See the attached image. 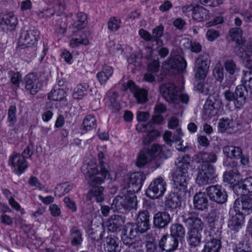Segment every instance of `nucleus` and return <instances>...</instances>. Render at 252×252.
<instances>
[{"mask_svg":"<svg viewBox=\"0 0 252 252\" xmlns=\"http://www.w3.org/2000/svg\"><path fill=\"white\" fill-rule=\"evenodd\" d=\"M160 93L165 99L174 104L177 109L181 108V102L187 104L189 96L187 94H180V89L175 84L168 83L161 86Z\"/></svg>","mask_w":252,"mask_h":252,"instance_id":"1","label":"nucleus"},{"mask_svg":"<svg viewBox=\"0 0 252 252\" xmlns=\"http://www.w3.org/2000/svg\"><path fill=\"white\" fill-rule=\"evenodd\" d=\"M198 172L196 182L199 186L213 183L217 175L215 166L208 163H203L198 167Z\"/></svg>","mask_w":252,"mask_h":252,"instance_id":"2","label":"nucleus"},{"mask_svg":"<svg viewBox=\"0 0 252 252\" xmlns=\"http://www.w3.org/2000/svg\"><path fill=\"white\" fill-rule=\"evenodd\" d=\"M210 64V58L209 54L202 53L196 58L194 71L195 77L198 80L204 79L207 74Z\"/></svg>","mask_w":252,"mask_h":252,"instance_id":"3","label":"nucleus"},{"mask_svg":"<svg viewBox=\"0 0 252 252\" xmlns=\"http://www.w3.org/2000/svg\"><path fill=\"white\" fill-rule=\"evenodd\" d=\"M189 178L188 172L186 170L177 169L173 175L174 188L176 193L185 195Z\"/></svg>","mask_w":252,"mask_h":252,"instance_id":"4","label":"nucleus"},{"mask_svg":"<svg viewBox=\"0 0 252 252\" xmlns=\"http://www.w3.org/2000/svg\"><path fill=\"white\" fill-rule=\"evenodd\" d=\"M161 151V147L156 144L152 145L150 149L141 150L137 159L136 165L139 167H143L158 156Z\"/></svg>","mask_w":252,"mask_h":252,"instance_id":"5","label":"nucleus"},{"mask_svg":"<svg viewBox=\"0 0 252 252\" xmlns=\"http://www.w3.org/2000/svg\"><path fill=\"white\" fill-rule=\"evenodd\" d=\"M136 198L134 195H118L113 200L111 205L114 211H121V210H129L136 207Z\"/></svg>","mask_w":252,"mask_h":252,"instance_id":"6","label":"nucleus"},{"mask_svg":"<svg viewBox=\"0 0 252 252\" xmlns=\"http://www.w3.org/2000/svg\"><path fill=\"white\" fill-rule=\"evenodd\" d=\"M166 184L162 177L157 178L153 180L146 190V194L153 199L162 196L166 190Z\"/></svg>","mask_w":252,"mask_h":252,"instance_id":"7","label":"nucleus"},{"mask_svg":"<svg viewBox=\"0 0 252 252\" xmlns=\"http://www.w3.org/2000/svg\"><path fill=\"white\" fill-rule=\"evenodd\" d=\"M208 239L204 245L203 252H219L221 247L220 231L214 228L208 231Z\"/></svg>","mask_w":252,"mask_h":252,"instance_id":"8","label":"nucleus"},{"mask_svg":"<svg viewBox=\"0 0 252 252\" xmlns=\"http://www.w3.org/2000/svg\"><path fill=\"white\" fill-rule=\"evenodd\" d=\"M39 32L36 29L21 32L18 39V45L22 48L34 46L39 37Z\"/></svg>","mask_w":252,"mask_h":252,"instance_id":"9","label":"nucleus"},{"mask_svg":"<svg viewBox=\"0 0 252 252\" xmlns=\"http://www.w3.org/2000/svg\"><path fill=\"white\" fill-rule=\"evenodd\" d=\"M206 192L210 200L218 204L224 203L227 199L226 191L219 185H212L206 189Z\"/></svg>","mask_w":252,"mask_h":252,"instance_id":"10","label":"nucleus"},{"mask_svg":"<svg viewBox=\"0 0 252 252\" xmlns=\"http://www.w3.org/2000/svg\"><path fill=\"white\" fill-rule=\"evenodd\" d=\"M146 179V175L143 172H135L132 173L127 182L128 191L133 193L138 192Z\"/></svg>","mask_w":252,"mask_h":252,"instance_id":"11","label":"nucleus"},{"mask_svg":"<svg viewBox=\"0 0 252 252\" xmlns=\"http://www.w3.org/2000/svg\"><path fill=\"white\" fill-rule=\"evenodd\" d=\"M126 89H129L133 94L138 103H145L147 101L148 91L139 88L133 81H129L127 82Z\"/></svg>","mask_w":252,"mask_h":252,"instance_id":"12","label":"nucleus"},{"mask_svg":"<svg viewBox=\"0 0 252 252\" xmlns=\"http://www.w3.org/2000/svg\"><path fill=\"white\" fill-rule=\"evenodd\" d=\"M178 244V239L170 235H163L159 240L158 246L162 251L171 252L177 249Z\"/></svg>","mask_w":252,"mask_h":252,"instance_id":"13","label":"nucleus"},{"mask_svg":"<svg viewBox=\"0 0 252 252\" xmlns=\"http://www.w3.org/2000/svg\"><path fill=\"white\" fill-rule=\"evenodd\" d=\"M149 214L147 211L140 212L136 222V229L140 233H144L150 228L149 222Z\"/></svg>","mask_w":252,"mask_h":252,"instance_id":"14","label":"nucleus"},{"mask_svg":"<svg viewBox=\"0 0 252 252\" xmlns=\"http://www.w3.org/2000/svg\"><path fill=\"white\" fill-rule=\"evenodd\" d=\"M138 232L133 223H127L123 228L121 234V239L123 244H129L133 241Z\"/></svg>","mask_w":252,"mask_h":252,"instance_id":"15","label":"nucleus"},{"mask_svg":"<svg viewBox=\"0 0 252 252\" xmlns=\"http://www.w3.org/2000/svg\"><path fill=\"white\" fill-rule=\"evenodd\" d=\"M151 123L147 124H140L136 126V129L140 132H148L146 136L144 138L143 142L144 145H148L151 143L155 138L159 135L158 132L152 129V128H149L151 126Z\"/></svg>","mask_w":252,"mask_h":252,"instance_id":"16","label":"nucleus"},{"mask_svg":"<svg viewBox=\"0 0 252 252\" xmlns=\"http://www.w3.org/2000/svg\"><path fill=\"white\" fill-rule=\"evenodd\" d=\"M183 222L187 226L190 227L189 230H203L204 223L195 215L190 214L183 216Z\"/></svg>","mask_w":252,"mask_h":252,"instance_id":"17","label":"nucleus"},{"mask_svg":"<svg viewBox=\"0 0 252 252\" xmlns=\"http://www.w3.org/2000/svg\"><path fill=\"white\" fill-rule=\"evenodd\" d=\"M221 105V102L219 99L210 98L207 100L204 105V114L208 117H212L218 113V110Z\"/></svg>","mask_w":252,"mask_h":252,"instance_id":"18","label":"nucleus"},{"mask_svg":"<svg viewBox=\"0 0 252 252\" xmlns=\"http://www.w3.org/2000/svg\"><path fill=\"white\" fill-rule=\"evenodd\" d=\"M168 69H175L177 71H182L187 67V62L181 55L172 57L167 62Z\"/></svg>","mask_w":252,"mask_h":252,"instance_id":"19","label":"nucleus"},{"mask_svg":"<svg viewBox=\"0 0 252 252\" xmlns=\"http://www.w3.org/2000/svg\"><path fill=\"white\" fill-rule=\"evenodd\" d=\"M170 221V215L165 212H158L154 215L153 219L154 225L158 228L165 227Z\"/></svg>","mask_w":252,"mask_h":252,"instance_id":"20","label":"nucleus"},{"mask_svg":"<svg viewBox=\"0 0 252 252\" xmlns=\"http://www.w3.org/2000/svg\"><path fill=\"white\" fill-rule=\"evenodd\" d=\"M244 221V216L243 213L239 212L228 220L227 225L231 230L238 232L242 228Z\"/></svg>","mask_w":252,"mask_h":252,"instance_id":"21","label":"nucleus"},{"mask_svg":"<svg viewBox=\"0 0 252 252\" xmlns=\"http://www.w3.org/2000/svg\"><path fill=\"white\" fill-rule=\"evenodd\" d=\"M81 170L86 180H90L99 173L96 163L93 160H90L83 164Z\"/></svg>","mask_w":252,"mask_h":252,"instance_id":"22","label":"nucleus"},{"mask_svg":"<svg viewBox=\"0 0 252 252\" xmlns=\"http://www.w3.org/2000/svg\"><path fill=\"white\" fill-rule=\"evenodd\" d=\"M74 35H78V37L72 39L70 41V45L72 47L79 46L80 44L88 45L89 40L87 38L90 34L89 32L87 31H82L81 30H77V31L73 32Z\"/></svg>","mask_w":252,"mask_h":252,"instance_id":"23","label":"nucleus"},{"mask_svg":"<svg viewBox=\"0 0 252 252\" xmlns=\"http://www.w3.org/2000/svg\"><path fill=\"white\" fill-rule=\"evenodd\" d=\"M32 155L29 146H27L20 156L17 163V173L22 174L28 168V164L25 158H29Z\"/></svg>","mask_w":252,"mask_h":252,"instance_id":"24","label":"nucleus"},{"mask_svg":"<svg viewBox=\"0 0 252 252\" xmlns=\"http://www.w3.org/2000/svg\"><path fill=\"white\" fill-rule=\"evenodd\" d=\"M232 119L226 118H221L219 120L218 123L219 129L221 132H226L232 134L236 131L237 129L234 125Z\"/></svg>","mask_w":252,"mask_h":252,"instance_id":"25","label":"nucleus"},{"mask_svg":"<svg viewBox=\"0 0 252 252\" xmlns=\"http://www.w3.org/2000/svg\"><path fill=\"white\" fill-rule=\"evenodd\" d=\"M104 249L107 252H119V239L113 235H110L105 238Z\"/></svg>","mask_w":252,"mask_h":252,"instance_id":"26","label":"nucleus"},{"mask_svg":"<svg viewBox=\"0 0 252 252\" xmlns=\"http://www.w3.org/2000/svg\"><path fill=\"white\" fill-rule=\"evenodd\" d=\"M235 94L237 98L236 102H235V106L237 108H240L245 103L248 90L244 84L240 85L236 87Z\"/></svg>","mask_w":252,"mask_h":252,"instance_id":"27","label":"nucleus"},{"mask_svg":"<svg viewBox=\"0 0 252 252\" xmlns=\"http://www.w3.org/2000/svg\"><path fill=\"white\" fill-rule=\"evenodd\" d=\"M202 231L189 230L187 232V239L189 244L191 247H196L201 243V233Z\"/></svg>","mask_w":252,"mask_h":252,"instance_id":"28","label":"nucleus"},{"mask_svg":"<svg viewBox=\"0 0 252 252\" xmlns=\"http://www.w3.org/2000/svg\"><path fill=\"white\" fill-rule=\"evenodd\" d=\"M217 157L213 152H199L195 156V160L198 163H214L216 161Z\"/></svg>","mask_w":252,"mask_h":252,"instance_id":"29","label":"nucleus"},{"mask_svg":"<svg viewBox=\"0 0 252 252\" xmlns=\"http://www.w3.org/2000/svg\"><path fill=\"white\" fill-rule=\"evenodd\" d=\"M208 200L204 192H199L194 196L193 204L194 207L200 210L207 208Z\"/></svg>","mask_w":252,"mask_h":252,"instance_id":"30","label":"nucleus"},{"mask_svg":"<svg viewBox=\"0 0 252 252\" xmlns=\"http://www.w3.org/2000/svg\"><path fill=\"white\" fill-rule=\"evenodd\" d=\"M107 95L109 98V106L114 112L119 111L121 109L119 102V94L116 92L108 91Z\"/></svg>","mask_w":252,"mask_h":252,"instance_id":"31","label":"nucleus"},{"mask_svg":"<svg viewBox=\"0 0 252 252\" xmlns=\"http://www.w3.org/2000/svg\"><path fill=\"white\" fill-rule=\"evenodd\" d=\"M16 18L13 13H8L6 15H0V26L6 25L8 29L13 30L16 27Z\"/></svg>","mask_w":252,"mask_h":252,"instance_id":"32","label":"nucleus"},{"mask_svg":"<svg viewBox=\"0 0 252 252\" xmlns=\"http://www.w3.org/2000/svg\"><path fill=\"white\" fill-rule=\"evenodd\" d=\"M208 11L202 6H195V8L192 12V19L197 22H202L207 19Z\"/></svg>","mask_w":252,"mask_h":252,"instance_id":"33","label":"nucleus"},{"mask_svg":"<svg viewBox=\"0 0 252 252\" xmlns=\"http://www.w3.org/2000/svg\"><path fill=\"white\" fill-rule=\"evenodd\" d=\"M223 152L227 157L231 158H239L242 154V151L240 148L233 146H224Z\"/></svg>","mask_w":252,"mask_h":252,"instance_id":"34","label":"nucleus"},{"mask_svg":"<svg viewBox=\"0 0 252 252\" xmlns=\"http://www.w3.org/2000/svg\"><path fill=\"white\" fill-rule=\"evenodd\" d=\"M123 224L122 218L118 215H113L109 219L107 228L109 231L113 232Z\"/></svg>","mask_w":252,"mask_h":252,"instance_id":"35","label":"nucleus"},{"mask_svg":"<svg viewBox=\"0 0 252 252\" xmlns=\"http://www.w3.org/2000/svg\"><path fill=\"white\" fill-rule=\"evenodd\" d=\"M170 231V235L177 239H179L180 240H181L185 237V230L181 224L175 223L172 225Z\"/></svg>","mask_w":252,"mask_h":252,"instance_id":"36","label":"nucleus"},{"mask_svg":"<svg viewBox=\"0 0 252 252\" xmlns=\"http://www.w3.org/2000/svg\"><path fill=\"white\" fill-rule=\"evenodd\" d=\"M164 27L160 24L155 27L152 30V38L153 42H156L158 45H162L163 41L161 39V37L163 34Z\"/></svg>","mask_w":252,"mask_h":252,"instance_id":"37","label":"nucleus"},{"mask_svg":"<svg viewBox=\"0 0 252 252\" xmlns=\"http://www.w3.org/2000/svg\"><path fill=\"white\" fill-rule=\"evenodd\" d=\"M87 15L82 12L78 13L76 20L72 24L73 27L77 30H82L87 26Z\"/></svg>","mask_w":252,"mask_h":252,"instance_id":"38","label":"nucleus"},{"mask_svg":"<svg viewBox=\"0 0 252 252\" xmlns=\"http://www.w3.org/2000/svg\"><path fill=\"white\" fill-rule=\"evenodd\" d=\"M241 213L244 215H250L252 213V195L246 197L242 200Z\"/></svg>","mask_w":252,"mask_h":252,"instance_id":"39","label":"nucleus"},{"mask_svg":"<svg viewBox=\"0 0 252 252\" xmlns=\"http://www.w3.org/2000/svg\"><path fill=\"white\" fill-rule=\"evenodd\" d=\"M240 52H242L241 57L243 59L245 65L249 69H252V51H245L242 46L239 48Z\"/></svg>","mask_w":252,"mask_h":252,"instance_id":"40","label":"nucleus"},{"mask_svg":"<svg viewBox=\"0 0 252 252\" xmlns=\"http://www.w3.org/2000/svg\"><path fill=\"white\" fill-rule=\"evenodd\" d=\"M65 92L62 89L52 90L49 94L48 98L54 101H61L65 97Z\"/></svg>","mask_w":252,"mask_h":252,"instance_id":"41","label":"nucleus"},{"mask_svg":"<svg viewBox=\"0 0 252 252\" xmlns=\"http://www.w3.org/2000/svg\"><path fill=\"white\" fill-rule=\"evenodd\" d=\"M104 158V155L102 152L98 154V159L99 161V173L101 176L104 177H107L109 176V166L108 164L102 161V159Z\"/></svg>","mask_w":252,"mask_h":252,"instance_id":"42","label":"nucleus"},{"mask_svg":"<svg viewBox=\"0 0 252 252\" xmlns=\"http://www.w3.org/2000/svg\"><path fill=\"white\" fill-rule=\"evenodd\" d=\"M239 180V174L236 169L225 172L223 174V181L230 184H234L236 180Z\"/></svg>","mask_w":252,"mask_h":252,"instance_id":"43","label":"nucleus"},{"mask_svg":"<svg viewBox=\"0 0 252 252\" xmlns=\"http://www.w3.org/2000/svg\"><path fill=\"white\" fill-rule=\"evenodd\" d=\"M71 244L73 246L79 245L82 241V234L79 230L73 227L71 230Z\"/></svg>","mask_w":252,"mask_h":252,"instance_id":"44","label":"nucleus"},{"mask_svg":"<svg viewBox=\"0 0 252 252\" xmlns=\"http://www.w3.org/2000/svg\"><path fill=\"white\" fill-rule=\"evenodd\" d=\"M103 190L102 187H98L97 188H93L91 191L92 197L97 202H101L104 200Z\"/></svg>","mask_w":252,"mask_h":252,"instance_id":"45","label":"nucleus"},{"mask_svg":"<svg viewBox=\"0 0 252 252\" xmlns=\"http://www.w3.org/2000/svg\"><path fill=\"white\" fill-rule=\"evenodd\" d=\"M185 195H180L179 194L174 195L169 198L166 201V205L172 209H175L180 204V197H183Z\"/></svg>","mask_w":252,"mask_h":252,"instance_id":"46","label":"nucleus"},{"mask_svg":"<svg viewBox=\"0 0 252 252\" xmlns=\"http://www.w3.org/2000/svg\"><path fill=\"white\" fill-rule=\"evenodd\" d=\"M95 121V119L93 116H87L83 121V129L88 130L96 126Z\"/></svg>","mask_w":252,"mask_h":252,"instance_id":"47","label":"nucleus"},{"mask_svg":"<svg viewBox=\"0 0 252 252\" xmlns=\"http://www.w3.org/2000/svg\"><path fill=\"white\" fill-rule=\"evenodd\" d=\"M224 67L225 70L230 75L234 74L239 70L236 63L232 60H227L224 63Z\"/></svg>","mask_w":252,"mask_h":252,"instance_id":"48","label":"nucleus"},{"mask_svg":"<svg viewBox=\"0 0 252 252\" xmlns=\"http://www.w3.org/2000/svg\"><path fill=\"white\" fill-rule=\"evenodd\" d=\"M242 82L246 88L252 90V71H244Z\"/></svg>","mask_w":252,"mask_h":252,"instance_id":"49","label":"nucleus"},{"mask_svg":"<svg viewBox=\"0 0 252 252\" xmlns=\"http://www.w3.org/2000/svg\"><path fill=\"white\" fill-rule=\"evenodd\" d=\"M87 86L79 84L74 89L72 96L75 99H81L84 94V92L86 90Z\"/></svg>","mask_w":252,"mask_h":252,"instance_id":"50","label":"nucleus"},{"mask_svg":"<svg viewBox=\"0 0 252 252\" xmlns=\"http://www.w3.org/2000/svg\"><path fill=\"white\" fill-rule=\"evenodd\" d=\"M102 176V177L94 176L90 180H87L90 186L93 187V188H97V187H99V185H101L104 182L105 179L109 178L110 175L107 177H104V176Z\"/></svg>","mask_w":252,"mask_h":252,"instance_id":"51","label":"nucleus"},{"mask_svg":"<svg viewBox=\"0 0 252 252\" xmlns=\"http://www.w3.org/2000/svg\"><path fill=\"white\" fill-rule=\"evenodd\" d=\"M242 30L239 28H232L229 32V34L231 36L232 40L239 44V41L242 36Z\"/></svg>","mask_w":252,"mask_h":252,"instance_id":"52","label":"nucleus"},{"mask_svg":"<svg viewBox=\"0 0 252 252\" xmlns=\"http://www.w3.org/2000/svg\"><path fill=\"white\" fill-rule=\"evenodd\" d=\"M233 190L237 196H242L248 194L243 182L235 184L233 187Z\"/></svg>","mask_w":252,"mask_h":252,"instance_id":"53","label":"nucleus"},{"mask_svg":"<svg viewBox=\"0 0 252 252\" xmlns=\"http://www.w3.org/2000/svg\"><path fill=\"white\" fill-rule=\"evenodd\" d=\"M190 161V159L189 156H185L183 157L182 159L179 161L177 164V169L186 170L188 171Z\"/></svg>","mask_w":252,"mask_h":252,"instance_id":"54","label":"nucleus"},{"mask_svg":"<svg viewBox=\"0 0 252 252\" xmlns=\"http://www.w3.org/2000/svg\"><path fill=\"white\" fill-rule=\"evenodd\" d=\"M214 76L217 81L221 82L223 78V69L220 64H217L214 70Z\"/></svg>","mask_w":252,"mask_h":252,"instance_id":"55","label":"nucleus"},{"mask_svg":"<svg viewBox=\"0 0 252 252\" xmlns=\"http://www.w3.org/2000/svg\"><path fill=\"white\" fill-rule=\"evenodd\" d=\"M103 233L104 231L101 229H98L95 231H94L93 230H90L89 231L90 237L96 241H98L102 239Z\"/></svg>","mask_w":252,"mask_h":252,"instance_id":"56","label":"nucleus"},{"mask_svg":"<svg viewBox=\"0 0 252 252\" xmlns=\"http://www.w3.org/2000/svg\"><path fill=\"white\" fill-rule=\"evenodd\" d=\"M62 18L60 16H57L55 19V21L53 23L54 26L56 27V32L60 34H64L66 32L65 28L61 26V21Z\"/></svg>","mask_w":252,"mask_h":252,"instance_id":"57","label":"nucleus"},{"mask_svg":"<svg viewBox=\"0 0 252 252\" xmlns=\"http://www.w3.org/2000/svg\"><path fill=\"white\" fill-rule=\"evenodd\" d=\"M125 246L124 248V252H136L140 246L133 241L130 242L129 244H124Z\"/></svg>","mask_w":252,"mask_h":252,"instance_id":"58","label":"nucleus"},{"mask_svg":"<svg viewBox=\"0 0 252 252\" xmlns=\"http://www.w3.org/2000/svg\"><path fill=\"white\" fill-rule=\"evenodd\" d=\"M120 21L115 17L111 18L108 23V27L111 31H117L120 28Z\"/></svg>","mask_w":252,"mask_h":252,"instance_id":"59","label":"nucleus"},{"mask_svg":"<svg viewBox=\"0 0 252 252\" xmlns=\"http://www.w3.org/2000/svg\"><path fill=\"white\" fill-rule=\"evenodd\" d=\"M25 88L31 94H35L41 88V84L38 82L29 86H25Z\"/></svg>","mask_w":252,"mask_h":252,"instance_id":"60","label":"nucleus"},{"mask_svg":"<svg viewBox=\"0 0 252 252\" xmlns=\"http://www.w3.org/2000/svg\"><path fill=\"white\" fill-rule=\"evenodd\" d=\"M25 81L26 86H29L32 84H33V83L39 82L37 76L33 73H30L27 75L25 78Z\"/></svg>","mask_w":252,"mask_h":252,"instance_id":"61","label":"nucleus"},{"mask_svg":"<svg viewBox=\"0 0 252 252\" xmlns=\"http://www.w3.org/2000/svg\"><path fill=\"white\" fill-rule=\"evenodd\" d=\"M16 107L15 106H11L8 110V120L11 125H13L16 121Z\"/></svg>","mask_w":252,"mask_h":252,"instance_id":"62","label":"nucleus"},{"mask_svg":"<svg viewBox=\"0 0 252 252\" xmlns=\"http://www.w3.org/2000/svg\"><path fill=\"white\" fill-rule=\"evenodd\" d=\"M159 62L157 60H154L148 64V71L152 73L158 72L159 70Z\"/></svg>","mask_w":252,"mask_h":252,"instance_id":"63","label":"nucleus"},{"mask_svg":"<svg viewBox=\"0 0 252 252\" xmlns=\"http://www.w3.org/2000/svg\"><path fill=\"white\" fill-rule=\"evenodd\" d=\"M146 252H159L158 251L157 244L155 242L148 241L146 242Z\"/></svg>","mask_w":252,"mask_h":252,"instance_id":"64","label":"nucleus"}]
</instances>
